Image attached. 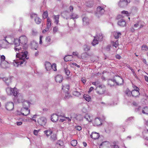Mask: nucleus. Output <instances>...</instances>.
<instances>
[{"label": "nucleus", "instance_id": "e433bc0d", "mask_svg": "<svg viewBox=\"0 0 148 148\" xmlns=\"http://www.w3.org/2000/svg\"><path fill=\"white\" fill-rule=\"evenodd\" d=\"M141 50L143 51H147L148 50V47L146 45H143L141 47Z\"/></svg>", "mask_w": 148, "mask_h": 148}, {"label": "nucleus", "instance_id": "a18cd8bd", "mask_svg": "<svg viewBox=\"0 0 148 148\" xmlns=\"http://www.w3.org/2000/svg\"><path fill=\"white\" fill-rule=\"evenodd\" d=\"M93 5V3L89 2L88 3H87V4H86V6L88 7L91 8L92 7Z\"/></svg>", "mask_w": 148, "mask_h": 148}, {"label": "nucleus", "instance_id": "c85d7f7f", "mask_svg": "<svg viewBox=\"0 0 148 148\" xmlns=\"http://www.w3.org/2000/svg\"><path fill=\"white\" fill-rule=\"evenodd\" d=\"M51 21L49 17L47 18V27L49 28L51 27Z\"/></svg>", "mask_w": 148, "mask_h": 148}, {"label": "nucleus", "instance_id": "393cba45", "mask_svg": "<svg viewBox=\"0 0 148 148\" xmlns=\"http://www.w3.org/2000/svg\"><path fill=\"white\" fill-rule=\"evenodd\" d=\"M97 11L98 13L101 15L103 14L104 12V10L103 8H101L100 6L98 7L97 8Z\"/></svg>", "mask_w": 148, "mask_h": 148}, {"label": "nucleus", "instance_id": "e2e57ef3", "mask_svg": "<svg viewBox=\"0 0 148 148\" xmlns=\"http://www.w3.org/2000/svg\"><path fill=\"white\" fill-rule=\"evenodd\" d=\"M42 36H40V44H42Z\"/></svg>", "mask_w": 148, "mask_h": 148}, {"label": "nucleus", "instance_id": "49530a36", "mask_svg": "<svg viewBox=\"0 0 148 148\" xmlns=\"http://www.w3.org/2000/svg\"><path fill=\"white\" fill-rule=\"evenodd\" d=\"M51 38L49 36L45 38V41L47 42H50Z\"/></svg>", "mask_w": 148, "mask_h": 148}, {"label": "nucleus", "instance_id": "8fccbe9b", "mask_svg": "<svg viewBox=\"0 0 148 148\" xmlns=\"http://www.w3.org/2000/svg\"><path fill=\"white\" fill-rule=\"evenodd\" d=\"M90 47H89L88 46L86 45L85 46V47L84 48V50L85 51H87L90 50Z\"/></svg>", "mask_w": 148, "mask_h": 148}, {"label": "nucleus", "instance_id": "f03ea898", "mask_svg": "<svg viewBox=\"0 0 148 148\" xmlns=\"http://www.w3.org/2000/svg\"><path fill=\"white\" fill-rule=\"evenodd\" d=\"M27 42V38L25 36H21L19 40H15L14 50L16 51L19 52L21 50V47L20 45V42L23 45H26Z\"/></svg>", "mask_w": 148, "mask_h": 148}, {"label": "nucleus", "instance_id": "2f4dec72", "mask_svg": "<svg viewBox=\"0 0 148 148\" xmlns=\"http://www.w3.org/2000/svg\"><path fill=\"white\" fill-rule=\"evenodd\" d=\"M113 34L115 39L118 38L121 35L120 33H117L116 32H114L113 33Z\"/></svg>", "mask_w": 148, "mask_h": 148}, {"label": "nucleus", "instance_id": "f257e3e1", "mask_svg": "<svg viewBox=\"0 0 148 148\" xmlns=\"http://www.w3.org/2000/svg\"><path fill=\"white\" fill-rule=\"evenodd\" d=\"M28 52L25 51L24 52L18 53L16 55V57L19 58V60L14 61L13 62L14 65L16 67H18V66L23 64L25 62L26 59H28L27 57Z\"/></svg>", "mask_w": 148, "mask_h": 148}, {"label": "nucleus", "instance_id": "3c124183", "mask_svg": "<svg viewBox=\"0 0 148 148\" xmlns=\"http://www.w3.org/2000/svg\"><path fill=\"white\" fill-rule=\"evenodd\" d=\"M5 59V57L3 55H2L1 56L0 58V59L1 61H4Z\"/></svg>", "mask_w": 148, "mask_h": 148}, {"label": "nucleus", "instance_id": "39448f33", "mask_svg": "<svg viewBox=\"0 0 148 148\" xmlns=\"http://www.w3.org/2000/svg\"><path fill=\"white\" fill-rule=\"evenodd\" d=\"M105 91V86L103 85H100L99 86L97 93L99 94H102L104 93Z\"/></svg>", "mask_w": 148, "mask_h": 148}, {"label": "nucleus", "instance_id": "4be33fe9", "mask_svg": "<svg viewBox=\"0 0 148 148\" xmlns=\"http://www.w3.org/2000/svg\"><path fill=\"white\" fill-rule=\"evenodd\" d=\"M52 65L49 62H45V68L47 71H49L51 69Z\"/></svg>", "mask_w": 148, "mask_h": 148}, {"label": "nucleus", "instance_id": "603ef678", "mask_svg": "<svg viewBox=\"0 0 148 148\" xmlns=\"http://www.w3.org/2000/svg\"><path fill=\"white\" fill-rule=\"evenodd\" d=\"M39 131V130H34V134L36 136H37L38 135V133Z\"/></svg>", "mask_w": 148, "mask_h": 148}, {"label": "nucleus", "instance_id": "7ed1b4c3", "mask_svg": "<svg viewBox=\"0 0 148 148\" xmlns=\"http://www.w3.org/2000/svg\"><path fill=\"white\" fill-rule=\"evenodd\" d=\"M123 80L121 77L119 76H117L114 77V79L109 80L108 84L111 86H114V83L117 85H121L123 83Z\"/></svg>", "mask_w": 148, "mask_h": 148}, {"label": "nucleus", "instance_id": "69168bd1", "mask_svg": "<svg viewBox=\"0 0 148 148\" xmlns=\"http://www.w3.org/2000/svg\"><path fill=\"white\" fill-rule=\"evenodd\" d=\"M134 88V90H139V88H138L137 87L135 86H133Z\"/></svg>", "mask_w": 148, "mask_h": 148}, {"label": "nucleus", "instance_id": "2eb2a0df", "mask_svg": "<svg viewBox=\"0 0 148 148\" xmlns=\"http://www.w3.org/2000/svg\"><path fill=\"white\" fill-rule=\"evenodd\" d=\"M84 118L88 122H91L92 120V117L88 114H86L84 116Z\"/></svg>", "mask_w": 148, "mask_h": 148}, {"label": "nucleus", "instance_id": "4c0bfd02", "mask_svg": "<svg viewBox=\"0 0 148 148\" xmlns=\"http://www.w3.org/2000/svg\"><path fill=\"white\" fill-rule=\"evenodd\" d=\"M71 145L73 146H75L77 144V141L76 140H72L71 143Z\"/></svg>", "mask_w": 148, "mask_h": 148}, {"label": "nucleus", "instance_id": "c756f323", "mask_svg": "<svg viewBox=\"0 0 148 148\" xmlns=\"http://www.w3.org/2000/svg\"><path fill=\"white\" fill-rule=\"evenodd\" d=\"M52 130L49 129L48 130H45L44 131L45 134L47 136H50L52 133Z\"/></svg>", "mask_w": 148, "mask_h": 148}, {"label": "nucleus", "instance_id": "f3484780", "mask_svg": "<svg viewBox=\"0 0 148 148\" xmlns=\"http://www.w3.org/2000/svg\"><path fill=\"white\" fill-rule=\"evenodd\" d=\"M63 79V77L60 75H58L56 76L55 79L57 82L61 83Z\"/></svg>", "mask_w": 148, "mask_h": 148}, {"label": "nucleus", "instance_id": "6e6552de", "mask_svg": "<svg viewBox=\"0 0 148 148\" xmlns=\"http://www.w3.org/2000/svg\"><path fill=\"white\" fill-rule=\"evenodd\" d=\"M31 17L32 18L35 17V21L37 24H39L41 22V19L37 16V15L35 14H31Z\"/></svg>", "mask_w": 148, "mask_h": 148}, {"label": "nucleus", "instance_id": "a211bd4d", "mask_svg": "<svg viewBox=\"0 0 148 148\" xmlns=\"http://www.w3.org/2000/svg\"><path fill=\"white\" fill-rule=\"evenodd\" d=\"M59 116L56 114H53L51 116V120L54 122H56L58 121Z\"/></svg>", "mask_w": 148, "mask_h": 148}, {"label": "nucleus", "instance_id": "338daca9", "mask_svg": "<svg viewBox=\"0 0 148 148\" xmlns=\"http://www.w3.org/2000/svg\"><path fill=\"white\" fill-rule=\"evenodd\" d=\"M130 31L132 32H134L135 31V29L134 27H131L130 28Z\"/></svg>", "mask_w": 148, "mask_h": 148}, {"label": "nucleus", "instance_id": "052dcab7", "mask_svg": "<svg viewBox=\"0 0 148 148\" xmlns=\"http://www.w3.org/2000/svg\"><path fill=\"white\" fill-rule=\"evenodd\" d=\"M58 30V29L56 27H54L53 29V32H54L55 33Z\"/></svg>", "mask_w": 148, "mask_h": 148}, {"label": "nucleus", "instance_id": "423d86ee", "mask_svg": "<svg viewBox=\"0 0 148 148\" xmlns=\"http://www.w3.org/2000/svg\"><path fill=\"white\" fill-rule=\"evenodd\" d=\"M14 107V104L12 102H8L5 105V108L8 111H11L13 110Z\"/></svg>", "mask_w": 148, "mask_h": 148}, {"label": "nucleus", "instance_id": "72a5a7b5", "mask_svg": "<svg viewBox=\"0 0 148 148\" xmlns=\"http://www.w3.org/2000/svg\"><path fill=\"white\" fill-rule=\"evenodd\" d=\"M71 19H72L73 20H74L75 19H77L78 18V16L73 13H72L71 15Z\"/></svg>", "mask_w": 148, "mask_h": 148}, {"label": "nucleus", "instance_id": "4468645a", "mask_svg": "<svg viewBox=\"0 0 148 148\" xmlns=\"http://www.w3.org/2000/svg\"><path fill=\"white\" fill-rule=\"evenodd\" d=\"M140 95L139 90H134L132 91V96L134 97H138Z\"/></svg>", "mask_w": 148, "mask_h": 148}, {"label": "nucleus", "instance_id": "aec40b11", "mask_svg": "<svg viewBox=\"0 0 148 148\" xmlns=\"http://www.w3.org/2000/svg\"><path fill=\"white\" fill-rule=\"evenodd\" d=\"M30 102L28 101H24L22 103V108H28L30 106Z\"/></svg>", "mask_w": 148, "mask_h": 148}, {"label": "nucleus", "instance_id": "0e129e2a", "mask_svg": "<svg viewBox=\"0 0 148 148\" xmlns=\"http://www.w3.org/2000/svg\"><path fill=\"white\" fill-rule=\"evenodd\" d=\"M22 124V122L21 121L20 122H16V125H21Z\"/></svg>", "mask_w": 148, "mask_h": 148}, {"label": "nucleus", "instance_id": "a878e982", "mask_svg": "<svg viewBox=\"0 0 148 148\" xmlns=\"http://www.w3.org/2000/svg\"><path fill=\"white\" fill-rule=\"evenodd\" d=\"M144 138L147 140H148V130H145L143 132Z\"/></svg>", "mask_w": 148, "mask_h": 148}, {"label": "nucleus", "instance_id": "7c9ffc66", "mask_svg": "<svg viewBox=\"0 0 148 148\" xmlns=\"http://www.w3.org/2000/svg\"><path fill=\"white\" fill-rule=\"evenodd\" d=\"M142 112L143 114H148V107L146 106L144 107Z\"/></svg>", "mask_w": 148, "mask_h": 148}, {"label": "nucleus", "instance_id": "c03bdc74", "mask_svg": "<svg viewBox=\"0 0 148 148\" xmlns=\"http://www.w3.org/2000/svg\"><path fill=\"white\" fill-rule=\"evenodd\" d=\"M73 94L75 96H79L81 95L80 92L77 91H75L73 92Z\"/></svg>", "mask_w": 148, "mask_h": 148}, {"label": "nucleus", "instance_id": "de8ad7c7", "mask_svg": "<svg viewBox=\"0 0 148 148\" xmlns=\"http://www.w3.org/2000/svg\"><path fill=\"white\" fill-rule=\"evenodd\" d=\"M121 13L122 14H126V16H129V15L128 11H125V10L123 11H122Z\"/></svg>", "mask_w": 148, "mask_h": 148}, {"label": "nucleus", "instance_id": "473e14b6", "mask_svg": "<svg viewBox=\"0 0 148 148\" xmlns=\"http://www.w3.org/2000/svg\"><path fill=\"white\" fill-rule=\"evenodd\" d=\"M125 93L129 97L132 96V91H130L129 89H127L125 91Z\"/></svg>", "mask_w": 148, "mask_h": 148}, {"label": "nucleus", "instance_id": "1a4fd4ad", "mask_svg": "<svg viewBox=\"0 0 148 148\" xmlns=\"http://www.w3.org/2000/svg\"><path fill=\"white\" fill-rule=\"evenodd\" d=\"M100 37L99 38L98 36L97 37L98 40L97 39V37H94V38L92 42V44L93 46L96 45L98 43V41H101L102 40L103 37L102 35L101 34V36H99Z\"/></svg>", "mask_w": 148, "mask_h": 148}, {"label": "nucleus", "instance_id": "ddd939ff", "mask_svg": "<svg viewBox=\"0 0 148 148\" xmlns=\"http://www.w3.org/2000/svg\"><path fill=\"white\" fill-rule=\"evenodd\" d=\"M61 15L64 18H66V19L69 18L70 16L69 13L66 11L62 12L61 13Z\"/></svg>", "mask_w": 148, "mask_h": 148}, {"label": "nucleus", "instance_id": "13d9d810", "mask_svg": "<svg viewBox=\"0 0 148 148\" xmlns=\"http://www.w3.org/2000/svg\"><path fill=\"white\" fill-rule=\"evenodd\" d=\"M69 94L68 93H66V94L65 95V96L64 97V98L65 99H67L68 98H69Z\"/></svg>", "mask_w": 148, "mask_h": 148}, {"label": "nucleus", "instance_id": "0eeeda50", "mask_svg": "<svg viewBox=\"0 0 148 148\" xmlns=\"http://www.w3.org/2000/svg\"><path fill=\"white\" fill-rule=\"evenodd\" d=\"M37 122L40 125L43 126L45 125L47 122V119L45 117H41L38 119Z\"/></svg>", "mask_w": 148, "mask_h": 148}, {"label": "nucleus", "instance_id": "b1692460", "mask_svg": "<svg viewBox=\"0 0 148 148\" xmlns=\"http://www.w3.org/2000/svg\"><path fill=\"white\" fill-rule=\"evenodd\" d=\"M118 24L119 26L124 27L126 25V22L124 20L121 19L118 22Z\"/></svg>", "mask_w": 148, "mask_h": 148}, {"label": "nucleus", "instance_id": "864d4df0", "mask_svg": "<svg viewBox=\"0 0 148 148\" xmlns=\"http://www.w3.org/2000/svg\"><path fill=\"white\" fill-rule=\"evenodd\" d=\"M49 28L47 27L45 29H44L43 30H42V33H44L46 32L49 30Z\"/></svg>", "mask_w": 148, "mask_h": 148}, {"label": "nucleus", "instance_id": "9b49d317", "mask_svg": "<svg viewBox=\"0 0 148 148\" xmlns=\"http://www.w3.org/2000/svg\"><path fill=\"white\" fill-rule=\"evenodd\" d=\"M8 42L5 38V40H1L0 41V47L3 48L5 49L7 48L8 47Z\"/></svg>", "mask_w": 148, "mask_h": 148}, {"label": "nucleus", "instance_id": "774afa93", "mask_svg": "<svg viewBox=\"0 0 148 148\" xmlns=\"http://www.w3.org/2000/svg\"><path fill=\"white\" fill-rule=\"evenodd\" d=\"M145 81L148 82V77L147 76L145 75Z\"/></svg>", "mask_w": 148, "mask_h": 148}, {"label": "nucleus", "instance_id": "20e7f679", "mask_svg": "<svg viewBox=\"0 0 148 148\" xmlns=\"http://www.w3.org/2000/svg\"><path fill=\"white\" fill-rule=\"evenodd\" d=\"M6 92L8 95H13L15 97H16L18 93L17 89L15 88H10L8 87L6 88Z\"/></svg>", "mask_w": 148, "mask_h": 148}, {"label": "nucleus", "instance_id": "412c9836", "mask_svg": "<svg viewBox=\"0 0 148 148\" xmlns=\"http://www.w3.org/2000/svg\"><path fill=\"white\" fill-rule=\"evenodd\" d=\"M127 4L125 0L120 1L119 3V5L121 7H124Z\"/></svg>", "mask_w": 148, "mask_h": 148}, {"label": "nucleus", "instance_id": "4d7b16f0", "mask_svg": "<svg viewBox=\"0 0 148 148\" xmlns=\"http://www.w3.org/2000/svg\"><path fill=\"white\" fill-rule=\"evenodd\" d=\"M115 57L116 58L118 59L119 60L121 58V56L118 54H117L115 56Z\"/></svg>", "mask_w": 148, "mask_h": 148}, {"label": "nucleus", "instance_id": "6e6d98bb", "mask_svg": "<svg viewBox=\"0 0 148 148\" xmlns=\"http://www.w3.org/2000/svg\"><path fill=\"white\" fill-rule=\"evenodd\" d=\"M81 81L84 84H85L86 82V80L85 77H83L81 79Z\"/></svg>", "mask_w": 148, "mask_h": 148}, {"label": "nucleus", "instance_id": "c9c22d12", "mask_svg": "<svg viewBox=\"0 0 148 148\" xmlns=\"http://www.w3.org/2000/svg\"><path fill=\"white\" fill-rule=\"evenodd\" d=\"M69 86L68 85H66L65 86H62V89L66 91H68L69 90Z\"/></svg>", "mask_w": 148, "mask_h": 148}, {"label": "nucleus", "instance_id": "79ce46f5", "mask_svg": "<svg viewBox=\"0 0 148 148\" xmlns=\"http://www.w3.org/2000/svg\"><path fill=\"white\" fill-rule=\"evenodd\" d=\"M51 69L55 71H57V66L56 64L55 63L51 65Z\"/></svg>", "mask_w": 148, "mask_h": 148}, {"label": "nucleus", "instance_id": "58836bf2", "mask_svg": "<svg viewBox=\"0 0 148 148\" xmlns=\"http://www.w3.org/2000/svg\"><path fill=\"white\" fill-rule=\"evenodd\" d=\"M57 139L56 135L55 134H53L51 136V139L52 141H55Z\"/></svg>", "mask_w": 148, "mask_h": 148}, {"label": "nucleus", "instance_id": "cd10ccee", "mask_svg": "<svg viewBox=\"0 0 148 148\" xmlns=\"http://www.w3.org/2000/svg\"><path fill=\"white\" fill-rule=\"evenodd\" d=\"M53 17L54 19L55 20L54 22L55 23H56L57 25L59 22V15H54L53 16Z\"/></svg>", "mask_w": 148, "mask_h": 148}, {"label": "nucleus", "instance_id": "5701e85b", "mask_svg": "<svg viewBox=\"0 0 148 148\" xmlns=\"http://www.w3.org/2000/svg\"><path fill=\"white\" fill-rule=\"evenodd\" d=\"M73 57L71 55H68L66 56L64 58V60L66 62L71 61L72 60Z\"/></svg>", "mask_w": 148, "mask_h": 148}, {"label": "nucleus", "instance_id": "bb28decb", "mask_svg": "<svg viewBox=\"0 0 148 148\" xmlns=\"http://www.w3.org/2000/svg\"><path fill=\"white\" fill-rule=\"evenodd\" d=\"M83 97L85 100L88 102L91 101V97L88 95L84 94V95Z\"/></svg>", "mask_w": 148, "mask_h": 148}, {"label": "nucleus", "instance_id": "09e8293b", "mask_svg": "<svg viewBox=\"0 0 148 148\" xmlns=\"http://www.w3.org/2000/svg\"><path fill=\"white\" fill-rule=\"evenodd\" d=\"M75 128L76 130L79 131H80L82 130V127L79 126H75Z\"/></svg>", "mask_w": 148, "mask_h": 148}, {"label": "nucleus", "instance_id": "f704fd0d", "mask_svg": "<svg viewBox=\"0 0 148 148\" xmlns=\"http://www.w3.org/2000/svg\"><path fill=\"white\" fill-rule=\"evenodd\" d=\"M83 23L85 24H87L88 23L89 19L86 17H84L83 18Z\"/></svg>", "mask_w": 148, "mask_h": 148}, {"label": "nucleus", "instance_id": "a19ab883", "mask_svg": "<svg viewBox=\"0 0 148 148\" xmlns=\"http://www.w3.org/2000/svg\"><path fill=\"white\" fill-rule=\"evenodd\" d=\"M48 13L47 11H46L43 12V17L44 18H47L48 16Z\"/></svg>", "mask_w": 148, "mask_h": 148}, {"label": "nucleus", "instance_id": "680f3d73", "mask_svg": "<svg viewBox=\"0 0 148 148\" xmlns=\"http://www.w3.org/2000/svg\"><path fill=\"white\" fill-rule=\"evenodd\" d=\"M110 129H109V127H106L105 129V131L106 132H109L110 131Z\"/></svg>", "mask_w": 148, "mask_h": 148}, {"label": "nucleus", "instance_id": "bf43d9fd", "mask_svg": "<svg viewBox=\"0 0 148 148\" xmlns=\"http://www.w3.org/2000/svg\"><path fill=\"white\" fill-rule=\"evenodd\" d=\"M94 89V88L92 87H90L89 89V90L88 91V93H90L91 91H92Z\"/></svg>", "mask_w": 148, "mask_h": 148}, {"label": "nucleus", "instance_id": "f8f14e48", "mask_svg": "<svg viewBox=\"0 0 148 148\" xmlns=\"http://www.w3.org/2000/svg\"><path fill=\"white\" fill-rule=\"evenodd\" d=\"M93 124L95 126L101 125V119L99 118H95L93 121Z\"/></svg>", "mask_w": 148, "mask_h": 148}, {"label": "nucleus", "instance_id": "6ab92c4d", "mask_svg": "<svg viewBox=\"0 0 148 148\" xmlns=\"http://www.w3.org/2000/svg\"><path fill=\"white\" fill-rule=\"evenodd\" d=\"M144 25H143L141 24L140 21H138L134 25V27L135 28H137L140 29L143 27Z\"/></svg>", "mask_w": 148, "mask_h": 148}, {"label": "nucleus", "instance_id": "ea45409f", "mask_svg": "<svg viewBox=\"0 0 148 148\" xmlns=\"http://www.w3.org/2000/svg\"><path fill=\"white\" fill-rule=\"evenodd\" d=\"M112 44L114 47L116 48L119 46L118 40H116L115 42L113 41Z\"/></svg>", "mask_w": 148, "mask_h": 148}, {"label": "nucleus", "instance_id": "9d476101", "mask_svg": "<svg viewBox=\"0 0 148 148\" xmlns=\"http://www.w3.org/2000/svg\"><path fill=\"white\" fill-rule=\"evenodd\" d=\"M21 114L25 116H27L30 113V110L28 108H22L21 110Z\"/></svg>", "mask_w": 148, "mask_h": 148}, {"label": "nucleus", "instance_id": "5fc2aeb1", "mask_svg": "<svg viewBox=\"0 0 148 148\" xmlns=\"http://www.w3.org/2000/svg\"><path fill=\"white\" fill-rule=\"evenodd\" d=\"M69 10L70 12H72L73 10V6L71 5L69 7Z\"/></svg>", "mask_w": 148, "mask_h": 148}, {"label": "nucleus", "instance_id": "dca6fc26", "mask_svg": "<svg viewBox=\"0 0 148 148\" xmlns=\"http://www.w3.org/2000/svg\"><path fill=\"white\" fill-rule=\"evenodd\" d=\"M90 137L94 139H98L99 137V134L95 132H92L90 135Z\"/></svg>", "mask_w": 148, "mask_h": 148}, {"label": "nucleus", "instance_id": "37998d69", "mask_svg": "<svg viewBox=\"0 0 148 148\" xmlns=\"http://www.w3.org/2000/svg\"><path fill=\"white\" fill-rule=\"evenodd\" d=\"M64 71H65L66 74L67 76H69V75L70 74V73L69 70L67 68H66L65 69Z\"/></svg>", "mask_w": 148, "mask_h": 148}]
</instances>
